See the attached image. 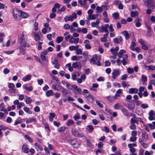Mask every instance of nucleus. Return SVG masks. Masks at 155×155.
<instances>
[{
  "label": "nucleus",
  "instance_id": "nucleus-1",
  "mask_svg": "<svg viewBox=\"0 0 155 155\" xmlns=\"http://www.w3.org/2000/svg\"><path fill=\"white\" fill-rule=\"evenodd\" d=\"M101 58L100 57H97L96 54H95L93 55L90 60V62L93 64H96L97 66L101 65V63L100 62Z\"/></svg>",
  "mask_w": 155,
  "mask_h": 155
},
{
  "label": "nucleus",
  "instance_id": "nucleus-2",
  "mask_svg": "<svg viewBox=\"0 0 155 155\" xmlns=\"http://www.w3.org/2000/svg\"><path fill=\"white\" fill-rule=\"evenodd\" d=\"M18 40L19 42L20 45H26L27 39L26 36H24L23 34H20L18 35Z\"/></svg>",
  "mask_w": 155,
  "mask_h": 155
},
{
  "label": "nucleus",
  "instance_id": "nucleus-3",
  "mask_svg": "<svg viewBox=\"0 0 155 155\" xmlns=\"http://www.w3.org/2000/svg\"><path fill=\"white\" fill-rule=\"evenodd\" d=\"M138 42L142 45L141 48L142 49L145 50L148 49L149 48L148 45H149V44L144 40L141 38H140L138 39Z\"/></svg>",
  "mask_w": 155,
  "mask_h": 155
},
{
  "label": "nucleus",
  "instance_id": "nucleus-4",
  "mask_svg": "<svg viewBox=\"0 0 155 155\" xmlns=\"http://www.w3.org/2000/svg\"><path fill=\"white\" fill-rule=\"evenodd\" d=\"M71 132L72 134L75 137H84L83 134L80 133L79 131L77 130L76 129H72Z\"/></svg>",
  "mask_w": 155,
  "mask_h": 155
},
{
  "label": "nucleus",
  "instance_id": "nucleus-5",
  "mask_svg": "<svg viewBox=\"0 0 155 155\" xmlns=\"http://www.w3.org/2000/svg\"><path fill=\"white\" fill-rule=\"evenodd\" d=\"M77 17V15L75 13H73L72 15L69 16L67 15L64 18L65 21H72L74 19H76Z\"/></svg>",
  "mask_w": 155,
  "mask_h": 155
},
{
  "label": "nucleus",
  "instance_id": "nucleus-6",
  "mask_svg": "<svg viewBox=\"0 0 155 155\" xmlns=\"http://www.w3.org/2000/svg\"><path fill=\"white\" fill-rule=\"evenodd\" d=\"M145 5L147 7L151 8L153 9L155 8L154 2L153 0H148L144 2Z\"/></svg>",
  "mask_w": 155,
  "mask_h": 155
},
{
  "label": "nucleus",
  "instance_id": "nucleus-7",
  "mask_svg": "<svg viewBox=\"0 0 155 155\" xmlns=\"http://www.w3.org/2000/svg\"><path fill=\"white\" fill-rule=\"evenodd\" d=\"M120 73V71L119 69H114L112 73V77L113 79H115L117 77L119 76Z\"/></svg>",
  "mask_w": 155,
  "mask_h": 155
},
{
  "label": "nucleus",
  "instance_id": "nucleus-8",
  "mask_svg": "<svg viewBox=\"0 0 155 155\" xmlns=\"http://www.w3.org/2000/svg\"><path fill=\"white\" fill-rule=\"evenodd\" d=\"M21 11H19L16 9H14L13 10V16L15 19H17L20 17Z\"/></svg>",
  "mask_w": 155,
  "mask_h": 155
},
{
  "label": "nucleus",
  "instance_id": "nucleus-9",
  "mask_svg": "<svg viewBox=\"0 0 155 155\" xmlns=\"http://www.w3.org/2000/svg\"><path fill=\"white\" fill-rule=\"evenodd\" d=\"M68 142L70 144L74 147H78L79 146L78 143L75 139H72L68 140Z\"/></svg>",
  "mask_w": 155,
  "mask_h": 155
},
{
  "label": "nucleus",
  "instance_id": "nucleus-10",
  "mask_svg": "<svg viewBox=\"0 0 155 155\" xmlns=\"http://www.w3.org/2000/svg\"><path fill=\"white\" fill-rule=\"evenodd\" d=\"M127 58L128 56L127 54H124L122 56V60L121 61V62L124 66L127 64L129 61Z\"/></svg>",
  "mask_w": 155,
  "mask_h": 155
},
{
  "label": "nucleus",
  "instance_id": "nucleus-11",
  "mask_svg": "<svg viewBox=\"0 0 155 155\" xmlns=\"http://www.w3.org/2000/svg\"><path fill=\"white\" fill-rule=\"evenodd\" d=\"M26 45H20L18 47V49L20 50V53L22 54H25V50Z\"/></svg>",
  "mask_w": 155,
  "mask_h": 155
},
{
  "label": "nucleus",
  "instance_id": "nucleus-12",
  "mask_svg": "<svg viewBox=\"0 0 155 155\" xmlns=\"http://www.w3.org/2000/svg\"><path fill=\"white\" fill-rule=\"evenodd\" d=\"M84 93L86 94V96H85V97L86 96L87 97H89L90 100V101L91 102H94V97H93L89 93L88 91L86 90V89H84L83 91V94L84 95Z\"/></svg>",
  "mask_w": 155,
  "mask_h": 155
},
{
  "label": "nucleus",
  "instance_id": "nucleus-13",
  "mask_svg": "<svg viewBox=\"0 0 155 155\" xmlns=\"http://www.w3.org/2000/svg\"><path fill=\"white\" fill-rule=\"evenodd\" d=\"M141 19L138 17L134 21V23L137 27H139L141 26Z\"/></svg>",
  "mask_w": 155,
  "mask_h": 155
},
{
  "label": "nucleus",
  "instance_id": "nucleus-14",
  "mask_svg": "<svg viewBox=\"0 0 155 155\" xmlns=\"http://www.w3.org/2000/svg\"><path fill=\"white\" fill-rule=\"evenodd\" d=\"M148 119L150 120H155V117L154 115V111L153 110L150 111L148 114Z\"/></svg>",
  "mask_w": 155,
  "mask_h": 155
},
{
  "label": "nucleus",
  "instance_id": "nucleus-15",
  "mask_svg": "<svg viewBox=\"0 0 155 155\" xmlns=\"http://www.w3.org/2000/svg\"><path fill=\"white\" fill-rule=\"evenodd\" d=\"M122 93V90L121 89H119L118 90L114 96V98L115 99H117V97H119L120 95Z\"/></svg>",
  "mask_w": 155,
  "mask_h": 155
},
{
  "label": "nucleus",
  "instance_id": "nucleus-16",
  "mask_svg": "<svg viewBox=\"0 0 155 155\" xmlns=\"http://www.w3.org/2000/svg\"><path fill=\"white\" fill-rule=\"evenodd\" d=\"M100 32L101 33L102 32H105L106 33V34H107V35L109 34V32L107 28H106V27L105 26H104V25H102L101 26V28H100Z\"/></svg>",
  "mask_w": 155,
  "mask_h": 155
},
{
  "label": "nucleus",
  "instance_id": "nucleus-17",
  "mask_svg": "<svg viewBox=\"0 0 155 155\" xmlns=\"http://www.w3.org/2000/svg\"><path fill=\"white\" fill-rule=\"evenodd\" d=\"M79 38H74L72 37L69 40V42L71 43H74L75 44H77L78 42L79 41Z\"/></svg>",
  "mask_w": 155,
  "mask_h": 155
},
{
  "label": "nucleus",
  "instance_id": "nucleus-18",
  "mask_svg": "<svg viewBox=\"0 0 155 155\" xmlns=\"http://www.w3.org/2000/svg\"><path fill=\"white\" fill-rule=\"evenodd\" d=\"M45 93L46 96L47 97H50V96H53L54 94V92L51 90L46 91L45 92Z\"/></svg>",
  "mask_w": 155,
  "mask_h": 155
},
{
  "label": "nucleus",
  "instance_id": "nucleus-19",
  "mask_svg": "<svg viewBox=\"0 0 155 155\" xmlns=\"http://www.w3.org/2000/svg\"><path fill=\"white\" fill-rule=\"evenodd\" d=\"M73 88L76 91V94H81L82 92L81 89L78 88V86L75 84L73 85Z\"/></svg>",
  "mask_w": 155,
  "mask_h": 155
},
{
  "label": "nucleus",
  "instance_id": "nucleus-20",
  "mask_svg": "<svg viewBox=\"0 0 155 155\" xmlns=\"http://www.w3.org/2000/svg\"><path fill=\"white\" fill-rule=\"evenodd\" d=\"M98 17V15L97 14H94L93 15H89L87 17V19L88 20H94L97 18Z\"/></svg>",
  "mask_w": 155,
  "mask_h": 155
},
{
  "label": "nucleus",
  "instance_id": "nucleus-21",
  "mask_svg": "<svg viewBox=\"0 0 155 155\" xmlns=\"http://www.w3.org/2000/svg\"><path fill=\"white\" fill-rule=\"evenodd\" d=\"M36 121V119L34 117L31 118H27L26 121V124H29L32 122H35Z\"/></svg>",
  "mask_w": 155,
  "mask_h": 155
},
{
  "label": "nucleus",
  "instance_id": "nucleus-22",
  "mask_svg": "<svg viewBox=\"0 0 155 155\" xmlns=\"http://www.w3.org/2000/svg\"><path fill=\"white\" fill-rule=\"evenodd\" d=\"M87 131L90 133H91L94 130V127L91 125H88L86 128Z\"/></svg>",
  "mask_w": 155,
  "mask_h": 155
},
{
  "label": "nucleus",
  "instance_id": "nucleus-23",
  "mask_svg": "<svg viewBox=\"0 0 155 155\" xmlns=\"http://www.w3.org/2000/svg\"><path fill=\"white\" fill-rule=\"evenodd\" d=\"M61 92L62 93V95L64 97H65L66 95L69 94H70L71 93V92L69 91L64 88H63Z\"/></svg>",
  "mask_w": 155,
  "mask_h": 155
},
{
  "label": "nucleus",
  "instance_id": "nucleus-24",
  "mask_svg": "<svg viewBox=\"0 0 155 155\" xmlns=\"http://www.w3.org/2000/svg\"><path fill=\"white\" fill-rule=\"evenodd\" d=\"M129 91L130 94H136L137 93L138 89L135 88H131L129 89Z\"/></svg>",
  "mask_w": 155,
  "mask_h": 155
},
{
  "label": "nucleus",
  "instance_id": "nucleus-25",
  "mask_svg": "<svg viewBox=\"0 0 155 155\" xmlns=\"http://www.w3.org/2000/svg\"><path fill=\"white\" fill-rule=\"evenodd\" d=\"M22 150L24 152L26 153H28L29 152V150L27 146L25 145H23L22 147Z\"/></svg>",
  "mask_w": 155,
  "mask_h": 155
},
{
  "label": "nucleus",
  "instance_id": "nucleus-26",
  "mask_svg": "<svg viewBox=\"0 0 155 155\" xmlns=\"http://www.w3.org/2000/svg\"><path fill=\"white\" fill-rule=\"evenodd\" d=\"M21 13L20 17L22 18H25L28 17V15L27 13L21 11Z\"/></svg>",
  "mask_w": 155,
  "mask_h": 155
},
{
  "label": "nucleus",
  "instance_id": "nucleus-27",
  "mask_svg": "<svg viewBox=\"0 0 155 155\" xmlns=\"http://www.w3.org/2000/svg\"><path fill=\"white\" fill-rule=\"evenodd\" d=\"M146 132H145L142 134V139L143 140L144 142H146L148 139L147 135L146 134Z\"/></svg>",
  "mask_w": 155,
  "mask_h": 155
},
{
  "label": "nucleus",
  "instance_id": "nucleus-28",
  "mask_svg": "<svg viewBox=\"0 0 155 155\" xmlns=\"http://www.w3.org/2000/svg\"><path fill=\"white\" fill-rule=\"evenodd\" d=\"M138 15V12L137 11H131L130 12V16L133 18H134L137 16Z\"/></svg>",
  "mask_w": 155,
  "mask_h": 155
},
{
  "label": "nucleus",
  "instance_id": "nucleus-29",
  "mask_svg": "<svg viewBox=\"0 0 155 155\" xmlns=\"http://www.w3.org/2000/svg\"><path fill=\"white\" fill-rule=\"evenodd\" d=\"M31 75L30 74H28L26 75L25 77H24L23 79L22 80L24 81H29L31 80Z\"/></svg>",
  "mask_w": 155,
  "mask_h": 155
},
{
  "label": "nucleus",
  "instance_id": "nucleus-30",
  "mask_svg": "<svg viewBox=\"0 0 155 155\" xmlns=\"http://www.w3.org/2000/svg\"><path fill=\"white\" fill-rule=\"evenodd\" d=\"M122 34L125 36V38L126 40H127L130 38V35L127 31H123Z\"/></svg>",
  "mask_w": 155,
  "mask_h": 155
},
{
  "label": "nucleus",
  "instance_id": "nucleus-31",
  "mask_svg": "<svg viewBox=\"0 0 155 155\" xmlns=\"http://www.w3.org/2000/svg\"><path fill=\"white\" fill-rule=\"evenodd\" d=\"M130 124H134L135 123H136L137 124H139V120H137V119L134 118H134H131L130 119Z\"/></svg>",
  "mask_w": 155,
  "mask_h": 155
},
{
  "label": "nucleus",
  "instance_id": "nucleus-32",
  "mask_svg": "<svg viewBox=\"0 0 155 155\" xmlns=\"http://www.w3.org/2000/svg\"><path fill=\"white\" fill-rule=\"evenodd\" d=\"M108 35L105 34L104 35L103 37L101 38V41L102 42H106L107 41V37Z\"/></svg>",
  "mask_w": 155,
  "mask_h": 155
},
{
  "label": "nucleus",
  "instance_id": "nucleus-33",
  "mask_svg": "<svg viewBox=\"0 0 155 155\" xmlns=\"http://www.w3.org/2000/svg\"><path fill=\"white\" fill-rule=\"evenodd\" d=\"M72 66L74 68H81V67L79 63L78 64L77 62H74L72 64Z\"/></svg>",
  "mask_w": 155,
  "mask_h": 155
},
{
  "label": "nucleus",
  "instance_id": "nucleus-34",
  "mask_svg": "<svg viewBox=\"0 0 155 155\" xmlns=\"http://www.w3.org/2000/svg\"><path fill=\"white\" fill-rule=\"evenodd\" d=\"M129 150L131 153L130 155H137V154L135 153L136 151L135 148H130Z\"/></svg>",
  "mask_w": 155,
  "mask_h": 155
},
{
  "label": "nucleus",
  "instance_id": "nucleus-35",
  "mask_svg": "<svg viewBox=\"0 0 155 155\" xmlns=\"http://www.w3.org/2000/svg\"><path fill=\"white\" fill-rule=\"evenodd\" d=\"M23 110L25 112L28 114H32V112L30 110L29 108L27 107H24L23 108Z\"/></svg>",
  "mask_w": 155,
  "mask_h": 155
},
{
  "label": "nucleus",
  "instance_id": "nucleus-36",
  "mask_svg": "<svg viewBox=\"0 0 155 155\" xmlns=\"http://www.w3.org/2000/svg\"><path fill=\"white\" fill-rule=\"evenodd\" d=\"M22 122L21 119L20 117H18L14 123V125L15 126L18 124H20Z\"/></svg>",
  "mask_w": 155,
  "mask_h": 155
},
{
  "label": "nucleus",
  "instance_id": "nucleus-37",
  "mask_svg": "<svg viewBox=\"0 0 155 155\" xmlns=\"http://www.w3.org/2000/svg\"><path fill=\"white\" fill-rule=\"evenodd\" d=\"M121 111L124 115L127 116L128 115L129 113L127 109L123 108L121 109Z\"/></svg>",
  "mask_w": 155,
  "mask_h": 155
},
{
  "label": "nucleus",
  "instance_id": "nucleus-38",
  "mask_svg": "<svg viewBox=\"0 0 155 155\" xmlns=\"http://www.w3.org/2000/svg\"><path fill=\"white\" fill-rule=\"evenodd\" d=\"M122 85L124 88L125 87H128L130 86V84L128 83V82H126L124 81H123L122 83Z\"/></svg>",
  "mask_w": 155,
  "mask_h": 155
},
{
  "label": "nucleus",
  "instance_id": "nucleus-39",
  "mask_svg": "<svg viewBox=\"0 0 155 155\" xmlns=\"http://www.w3.org/2000/svg\"><path fill=\"white\" fill-rule=\"evenodd\" d=\"M66 85L67 88L69 90H71L73 87V85H71L68 82L66 83Z\"/></svg>",
  "mask_w": 155,
  "mask_h": 155
},
{
  "label": "nucleus",
  "instance_id": "nucleus-40",
  "mask_svg": "<svg viewBox=\"0 0 155 155\" xmlns=\"http://www.w3.org/2000/svg\"><path fill=\"white\" fill-rule=\"evenodd\" d=\"M32 99L29 97H27V98L25 99V102L26 104H28L32 102Z\"/></svg>",
  "mask_w": 155,
  "mask_h": 155
},
{
  "label": "nucleus",
  "instance_id": "nucleus-41",
  "mask_svg": "<svg viewBox=\"0 0 155 155\" xmlns=\"http://www.w3.org/2000/svg\"><path fill=\"white\" fill-rule=\"evenodd\" d=\"M136 46V43L134 41L131 43V45L130 46V49L133 51H134V47Z\"/></svg>",
  "mask_w": 155,
  "mask_h": 155
},
{
  "label": "nucleus",
  "instance_id": "nucleus-42",
  "mask_svg": "<svg viewBox=\"0 0 155 155\" xmlns=\"http://www.w3.org/2000/svg\"><path fill=\"white\" fill-rule=\"evenodd\" d=\"M73 118L75 120H77L80 118V116L79 113H77L74 116Z\"/></svg>",
  "mask_w": 155,
  "mask_h": 155
},
{
  "label": "nucleus",
  "instance_id": "nucleus-43",
  "mask_svg": "<svg viewBox=\"0 0 155 155\" xmlns=\"http://www.w3.org/2000/svg\"><path fill=\"white\" fill-rule=\"evenodd\" d=\"M108 101L110 102H112L114 101L115 99L114 98V96L113 97H111L110 96H107L106 97Z\"/></svg>",
  "mask_w": 155,
  "mask_h": 155
},
{
  "label": "nucleus",
  "instance_id": "nucleus-44",
  "mask_svg": "<svg viewBox=\"0 0 155 155\" xmlns=\"http://www.w3.org/2000/svg\"><path fill=\"white\" fill-rule=\"evenodd\" d=\"M66 127L65 126H63L58 128V131L59 132L61 133L64 131L66 129Z\"/></svg>",
  "mask_w": 155,
  "mask_h": 155
},
{
  "label": "nucleus",
  "instance_id": "nucleus-45",
  "mask_svg": "<svg viewBox=\"0 0 155 155\" xmlns=\"http://www.w3.org/2000/svg\"><path fill=\"white\" fill-rule=\"evenodd\" d=\"M63 39V37H58L57 38V42L58 43H60Z\"/></svg>",
  "mask_w": 155,
  "mask_h": 155
},
{
  "label": "nucleus",
  "instance_id": "nucleus-46",
  "mask_svg": "<svg viewBox=\"0 0 155 155\" xmlns=\"http://www.w3.org/2000/svg\"><path fill=\"white\" fill-rule=\"evenodd\" d=\"M119 15V14L116 12L112 14L113 17L115 19L118 18Z\"/></svg>",
  "mask_w": 155,
  "mask_h": 155
},
{
  "label": "nucleus",
  "instance_id": "nucleus-47",
  "mask_svg": "<svg viewBox=\"0 0 155 155\" xmlns=\"http://www.w3.org/2000/svg\"><path fill=\"white\" fill-rule=\"evenodd\" d=\"M96 10L97 12H96V13H101L103 11L102 8L101 7L99 6H97V7Z\"/></svg>",
  "mask_w": 155,
  "mask_h": 155
},
{
  "label": "nucleus",
  "instance_id": "nucleus-48",
  "mask_svg": "<svg viewBox=\"0 0 155 155\" xmlns=\"http://www.w3.org/2000/svg\"><path fill=\"white\" fill-rule=\"evenodd\" d=\"M145 26L148 30H151V26L150 25L149 23L146 22L145 23Z\"/></svg>",
  "mask_w": 155,
  "mask_h": 155
},
{
  "label": "nucleus",
  "instance_id": "nucleus-49",
  "mask_svg": "<svg viewBox=\"0 0 155 155\" xmlns=\"http://www.w3.org/2000/svg\"><path fill=\"white\" fill-rule=\"evenodd\" d=\"M73 123L74 121L73 120L68 119L67 121V125L68 126H70L73 124Z\"/></svg>",
  "mask_w": 155,
  "mask_h": 155
},
{
  "label": "nucleus",
  "instance_id": "nucleus-50",
  "mask_svg": "<svg viewBox=\"0 0 155 155\" xmlns=\"http://www.w3.org/2000/svg\"><path fill=\"white\" fill-rule=\"evenodd\" d=\"M142 81L143 82H145L147 81V77L144 75H142L141 76Z\"/></svg>",
  "mask_w": 155,
  "mask_h": 155
},
{
  "label": "nucleus",
  "instance_id": "nucleus-51",
  "mask_svg": "<svg viewBox=\"0 0 155 155\" xmlns=\"http://www.w3.org/2000/svg\"><path fill=\"white\" fill-rule=\"evenodd\" d=\"M24 136L25 138L27 139L30 142H33V141L31 137L26 135H25Z\"/></svg>",
  "mask_w": 155,
  "mask_h": 155
},
{
  "label": "nucleus",
  "instance_id": "nucleus-52",
  "mask_svg": "<svg viewBox=\"0 0 155 155\" xmlns=\"http://www.w3.org/2000/svg\"><path fill=\"white\" fill-rule=\"evenodd\" d=\"M127 71L129 74H132L134 72V70L132 68H127Z\"/></svg>",
  "mask_w": 155,
  "mask_h": 155
},
{
  "label": "nucleus",
  "instance_id": "nucleus-53",
  "mask_svg": "<svg viewBox=\"0 0 155 155\" xmlns=\"http://www.w3.org/2000/svg\"><path fill=\"white\" fill-rule=\"evenodd\" d=\"M35 40L36 41H38L40 40V35L39 34H35Z\"/></svg>",
  "mask_w": 155,
  "mask_h": 155
},
{
  "label": "nucleus",
  "instance_id": "nucleus-54",
  "mask_svg": "<svg viewBox=\"0 0 155 155\" xmlns=\"http://www.w3.org/2000/svg\"><path fill=\"white\" fill-rule=\"evenodd\" d=\"M96 102L97 105L100 107L101 108L103 107V105L101 104L99 101H96Z\"/></svg>",
  "mask_w": 155,
  "mask_h": 155
},
{
  "label": "nucleus",
  "instance_id": "nucleus-55",
  "mask_svg": "<svg viewBox=\"0 0 155 155\" xmlns=\"http://www.w3.org/2000/svg\"><path fill=\"white\" fill-rule=\"evenodd\" d=\"M70 26L68 24H66L64 25V28L65 30L70 29Z\"/></svg>",
  "mask_w": 155,
  "mask_h": 155
},
{
  "label": "nucleus",
  "instance_id": "nucleus-56",
  "mask_svg": "<svg viewBox=\"0 0 155 155\" xmlns=\"http://www.w3.org/2000/svg\"><path fill=\"white\" fill-rule=\"evenodd\" d=\"M146 90V88L144 87H140L139 88V92L142 93L143 91H145V90Z\"/></svg>",
  "mask_w": 155,
  "mask_h": 155
},
{
  "label": "nucleus",
  "instance_id": "nucleus-57",
  "mask_svg": "<svg viewBox=\"0 0 155 155\" xmlns=\"http://www.w3.org/2000/svg\"><path fill=\"white\" fill-rule=\"evenodd\" d=\"M45 129H47V131L49 132L50 131V130L48 124L47 123H45Z\"/></svg>",
  "mask_w": 155,
  "mask_h": 155
},
{
  "label": "nucleus",
  "instance_id": "nucleus-58",
  "mask_svg": "<svg viewBox=\"0 0 155 155\" xmlns=\"http://www.w3.org/2000/svg\"><path fill=\"white\" fill-rule=\"evenodd\" d=\"M82 32L83 34H86L87 32V28H82Z\"/></svg>",
  "mask_w": 155,
  "mask_h": 155
},
{
  "label": "nucleus",
  "instance_id": "nucleus-59",
  "mask_svg": "<svg viewBox=\"0 0 155 155\" xmlns=\"http://www.w3.org/2000/svg\"><path fill=\"white\" fill-rule=\"evenodd\" d=\"M8 91L10 93H15L16 90L14 88H9Z\"/></svg>",
  "mask_w": 155,
  "mask_h": 155
},
{
  "label": "nucleus",
  "instance_id": "nucleus-60",
  "mask_svg": "<svg viewBox=\"0 0 155 155\" xmlns=\"http://www.w3.org/2000/svg\"><path fill=\"white\" fill-rule=\"evenodd\" d=\"M65 10V8L64 7H63L61 9H58V13H61L62 12H64Z\"/></svg>",
  "mask_w": 155,
  "mask_h": 155
},
{
  "label": "nucleus",
  "instance_id": "nucleus-61",
  "mask_svg": "<svg viewBox=\"0 0 155 155\" xmlns=\"http://www.w3.org/2000/svg\"><path fill=\"white\" fill-rule=\"evenodd\" d=\"M141 107L143 108H147L148 107V106L147 104H141Z\"/></svg>",
  "mask_w": 155,
  "mask_h": 155
},
{
  "label": "nucleus",
  "instance_id": "nucleus-62",
  "mask_svg": "<svg viewBox=\"0 0 155 155\" xmlns=\"http://www.w3.org/2000/svg\"><path fill=\"white\" fill-rule=\"evenodd\" d=\"M152 34V30H148L147 32V36L148 37H150Z\"/></svg>",
  "mask_w": 155,
  "mask_h": 155
},
{
  "label": "nucleus",
  "instance_id": "nucleus-63",
  "mask_svg": "<svg viewBox=\"0 0 155 155\" xmlns=\"http://www.w3.org/2000/svg\"><path fill=\"white\" fill-rule=\"evenodd\" d=\"M18 99L20 101L22 100L24 98V96L23 94H18Z\"/></svg>",
  "mask_w": 155,
  "mask_h": 155
},
{
  "label": "nucleus",
  "instance_id": "nucleus-64",
  "mask_svg": "<svg viewBox=\"0 0 155 155\" xmlns=\"http://www.w3.org/2000/svg\"><path fill=\"white\" fill-rule=\"evenodd\" d=\"M3 72L5 74H7L10 72V71L8 68H5L4 69Z\"/></svg>",
  "mask_w": 155,
  "mask_h": 155
}]
</instances>
